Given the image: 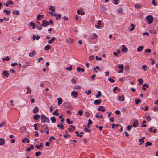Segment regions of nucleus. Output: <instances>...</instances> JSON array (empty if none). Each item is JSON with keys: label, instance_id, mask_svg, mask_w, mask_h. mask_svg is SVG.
<instances>
[{"label": "nucleus", "instance_id": "f257e3e1", "mask_svg": "<svg viewBox=\"0 0 158 158\" xmlns=\"http://www.w3.org/2000/svg\"><path fill=\"white\" fill-rule=\"evenodd\" d=\"M41 121L42 123H49L50 121L48 118L43 114H42L41 115Z\"/></svg>", "mask_w": 158, "mask_h": 158}, {"label": "nucleus", "instance_id": "f03ea898", "mask_svg": "<svg viewBox=\"0 0 158 158\" xmlns=\"http://www.w3.org/2000/svg\"><path fill=\"white\" fill-rule=\"evenodd\" d=\"M153 17L152 15H148L146 17V19L148 21V24H150L152 23L153 20Z\"/></svg>", "mask_w": 158, "mask_h": 158}, {"label": "nucleus", "instance_id": "7ed1b4c3", "mask_svg": "<svg viewBox=\"0 0 158 158\" xmlns=\"http://www.w3.org/2000/svg\"><path fill=\"white\" fill-rule=\"evenodd\" d=\"M43 23L42 24V26L44 27H46V26L48 25L49 24V23L48 21H47L45 20H44L43 21Z\"/></svg>", "mask_w": 158, "mask_h": 158}, {"label": "nucleus", "instance_id": "20e7f679", "mask_svg": "<svg viewBox=\"0 0 158 158\" xmlns=\"http://www.w3.org/2000/svg\"><path fill=\"white\" fill-rule=\"evenodd\" d=\"M98 38V35L96 33L92 34L91 35L90 39L91 40L96 39Z\"/></svg>", "mask_w": 158, "mask_h": 158}, {"label": "nucleus", "instance_id": "39448f33", "mask_svg": "<svg viewBox=\"0 0 158 158\" xmlns=\"http://www.w3.org/2000/svg\"><path fill=\"white\" fill-rule=\"evenodd\" d=\"M133 126L134 127H138V121L137 120H135L134 122L132 123Z\"/></svg>", "mask_w": 158, "mask_h": 158}, {"label": "nucleus", "instance_id": "423d86ee", "mask_svg": "<svg viewBox=\"0 0 158 158\" xmlns=\"http://www.w3.org/2000/svg\"><path fill=\"white\" fill-rule=\"evenodd\" d=\"M71 95L73 96L74 97L76 98L78 96V93L77 92L75 91H73L71 93Z\"/></svg>", "mask_w": 158, "mask_h": 158}, {"label": "nucleus", "instance_id": "0eeeda50", "mask_svg": "<svg viewBox=\"0 0 158 158\" xmlns=\"http://www.w3.org/2000/svg\"><path fill=\"white\" fill-rule=\"evenodd\" d=\"M102 102L101 100H95L94 101V103L96 105H98L100 104Z\"/></svg>", "mask_w": 158, "mask_h": 158}, {"label": "nucleus", "instance_id": "6e6552de", "mask_svg": "<svg viewBox=\"0 0 158 158\" xmlns=\"http://www.w3.org/2000/svg\"><path fill=\"white\" fill-rule=\"evenodd\" d=\"M128 49L127 48L125 47L124 45H122V51L123 52H127Z\"/></svg>", "mask_w": 158, "mask_h": 158}, {"label": "nucleus", "instance_id": "1a4fd4ad", "mask_svg": "<svg viewBox=\"0 0 158 158\" xmlns=\"http://www.w3.org/2000/svg\"><path fill=\"white\" fill-rule=\"evenodd\" d=\"M39 110L38 107L37 106H36L34 108L33 112L34 114H36L38 112Z\"/></svg>", "mask_w": 158, "mask_h": 158}, {"label": "nucleus", "instance_id": "9d476101", "mask_svg": "<svg viewBox=\"0 0 158 158\" xmlns=\"http://www.w3.org/2000/svg\"><path fill=\"white\" fill-rule=\"evenodd\" d=\"M145 139L144 137H143L141 139H139V141L140 142L139 143L140 145H141L144 142V139Z\"/></svg>", "mask_w": 158, "mask_h": 158}, {"label": "nucleus", "instance_id": "9b49d317", "mask_svg": "<svg viewBox=\"0 0 158 158\" xmlns=\"http://www.w3.org/2000/svg\"><path fill=\"white\" fill-rule=\"evenodd\" d=\"M119 100L120 101H123L124 100V97L123 95H120L119 96Z\"/></svg>", "mask_w": 158, "mask_h": 158}, {"label": "nucleus", "instance_id": "f8f14e48", "mask_svg": "<svg viewBox=\"0 0 158 158\" xmlns=\"http://www.w3.org/2000/svg\"><path fill=\"white\" fill-rule=\"evenodd\" d=\"M33 118L34 120H37L40 118V116L39 114H36L33 116Z\"/></svg>", "mask_w": 158, "mask_h": 158}, {"label": "nucleus", "instance_id": "ddd939ff", "mask_svg": "<svg viewBox=\"0 0 158 158\" xmlns=\"http://www.w3.org/2000/svg\"><path fill=\"white\" fill-rule=\"evenodd\" d=\"M2 74L5 77H8L9 75L7 71H4L2 72Z\"/></svg>", "mask_w": 158, "mask_h": 158}, {"label": "nucleus", "instance_id": "4468645a", "mask_svg": "<svg viewBox=\"0 0 158 158\" xmlns=\"http://www.w3.org/2000/svg\"><path fill=\"white\" fill-rule=\"evenodd\" d=\"M55 39L56 38L55 37H52V38L51 39V40H50L48 41V43L49 44H52V42H53L54 41Z\"/></svg>", "mask_w": 158, "mask_h": 158}, {"label": "nucleus", "instance_id": "2eb2a0df", "mask_svg": "<svg viewBox=\"0 0 158 158\" xmlns=\"http://www.w3.org/2000/svg\"><path fill=\"white\" fill-rule=\"evenodd\" d=\"M103 106H100L99 107L98 110V111H101L102 112H104L105 110L103 108Z\"/></svg>", "mask_w": 158, "mask_h": 158}, {"label": "nucleus", "instance_id": "dca6fc26", "mask_svg": "<svg viewBox=\"0 0 158 158\" xmlns=\"http://www.w3.org/2000/svg\"><path fill=\"white\" fill-rule=\"evenodd\" d=\"M70 126L71 128H68V130L70 131H73V130H74L75 127L74 126L72 125H71Z\"/></svg>", "mask_w": 158, "mask_h": 158}, {"label": "nucleus", "instance_id": "f3484780", "mask_svg": "<svg viewBox=\"0 0 158 158\" xmlns=\"http://www.w3.org/2000/svg\"><path fill=\"white\" fill-rule=\"evenodd\" d=\"M44 17L43 15H41L40 14H39L37 15V19L38 20H40L41 19V18H43Z\"/></svg>", "mask_w": 158, "mask_h": 158}, {"label": "nucleus", "instance_id": "a211bd4d", "mask_svg": "<svg viewBox=\"0 0 158 158\" xmlns=\"http://www.w3.org/2000/svg\"><path fill=\"white\" fill-rule=\"evenodd\" d=\"M85 71V69L84 68H81L80 67H78L77 69V71L78 72H80L81 71L82 72H84Z\"/></svg>", "mask_w": 158, "mask_h": 158}, {"label": "nucleus", "instance_id": "6ab92c4d", "mask_svg": "<svg viewBox=\"0 0 158 158\" xmlns=\"http://www.w3.org/2000/svg\"><path fill=\"white\" fill-rule=\"evenodd\" d=\"M57 100L58 101V105H60L62 102V98H57Z\"/></svg>", "mask_w": 158, "mask_h": 158}, {"label": "nucleus", "instance_id": "aec40b11", "mask_svg": "<svg viewBox=\"0 0 158 158\" xmlns=\"http://www.w3.org/2000/svg\"><path fill=\"white\" fill-rule=\"evenodd\" d=\"M4 143V139L2 138H0V145H3Z\"/></svg>", "mask_w": 158, "mask_h": 158}, {"label": "nucleus", "instance_id": "412c9836", "mask_svg": "<svg viewBox=\"0 0 158 158\" xmlns=\"http://www.w3.org/2000/svg\"><path fill=\"white\" fill-rule=\"evenodd\" d=\"M51 46L49 44H47L45 47L44 49L46 51H47L49 50Z\"/></svg>", "mask_w": 158, "mask_h": 158}, {"label": "nucleus", "instance_id": "4be33fe9", "mask_svg": "<svg viewBox=\"0 0 158 158\" xmlns=\"http://www.w3.org/2000/svg\"><path fill=\"white\" fill-rule=\"evenodd\" d=\"M66 41L68 43H72L73 42V40L72 39L69 38V39H66Z\"/></svg>", "mask_w": 158, "mask_h": 158}, {"label": "nucleus", "instance_id": "5701e85b", "mask_svg": "<svg viewBox=\"0 0 158 158\" xmlns=\"http://www.w3.org/2000/svg\"><path fill=\"white\" fill-rule=\"evenodd\" d=\"M49 10L51 11L54 12H55V8L54 6H50Z\"/></svg>", "mask_w": 158, "mask_h": 158}, {"label": "nucleus", "instance_id": "b1692460", "mask_svg": "<svg viewBox=\"0 0 158 158\" xmlns=\"http://www.w3.org/2000/svg\"><path fill=\"white\" fill-rule=\"evenodd\" d=\"M30 25L32 26V29H34L35 28V23L31 22L30 23Z\"/></svg>", "mask_w": 158, "mask_h": 158}, {"label": "nucleus", "instance_id": "393cba45", "mask_svg": "<svg viewBox=\"0 0 158 158\" xmlns=\"http://www.w3.org/2000/svg\"><path fill=\"white\" fill-rule=\"evenodd\" d=\"M66 121L68 125L72 124L73 123V121H70V119L68 118L66 119Z\"/></svg>", "mask_w": 158, "mask_h": 158}, {"label": "nucleus", "instance_id": "a878e982", "mask_svg": "<svg viewBox=\"0 0 158 158\" xmlns=\"http://www.w3.org/2000/svg\"><path fill=\"white\" fill-rule=\"evenodd\" d=\"M143 48H144L143 46H140L139 47H138V48H137V51L138 52H140Z\"/></svg>", "mask_w": 158, "mask_h": 158}, {"label": "nucleus", "instance_id": "bb28decb", "mask_svg": "<svg viewBox=\"0 0 158 158\" xmlns=\"http://www.w3.org/2000/svg\"><path fill=\"white\" fill-rule=\"evenodd\" d=\"M58 110L57 109H56L54 112L52 114L53 115H55L58 116L59 114V113H57Z\"/></svg>", "mask_w": 158, "mask_h": 158}, {"label": "nucleus", "instance_id": "cd10ccee", "mask_svg": "<svg viewBox=\"0 0 158 158\" xmlns=\"http://www.w3.org/2000/svg\"><path fill=\"white\" fill-rule=\"evenodd\" d=\"M36 53V52L35 51H33L32 52L30 53L29 54V56L30 57H32Z\"/></svg>", "mask_w": 158, "mask_h": 158}, {"label": "nucleus", "instance_id": "c85d7f7f", "mask_svg": "<svg viewBox=\"0 0 158 158\" xmlns=\"http://www.w3.org/2000/svg\"><path fill=\"white\" fill-rule=\"evenodd\" d=\"M138 81L139 82V84H138V85H141L142 84H143V81L142 79L140 78V79H138Z\"/></svg>", "mask_w": 158, "mask_h": 158}, {"label": "nucleus", "instance_id": "c756f323", "mask_svg": "<svg viewBox=\"0 0 158 158\" xmlns=\"http://www.w3.org/2000/svg\"><path fill=\"white\" fill-rule=\"evenodd\" d=\"M4 13H6L7 15H9L11 12L10 11H8L7 10H4L3 11Z\"/></svg>", "mask_w": 158, "mask_h": 158}, {"label": "nucleus", "instance_id": "7c9ffc66", "mask_svg": "<svg viewBox=\"0 0 158 158\" xmlns=\"http://www.w3.org/2000/svg\"><path fill=\"white\" fill-rule=\"evenodd\" d=\"M141 102V100L139 99H135V103L136 104H138Z\"/></svg>", "mask_w": 158, "mask_h": 158}, {"label": "nucleus", "instance_id": "2f4dec72", "mask_svg": "<svg viewBox=\"0 0 158 158\" xmlns=\"http://www.w3.org/2000/svg\"><path fill=\"white\" fill-rule=\"evenodd\" d=\"M57 126L58 128L60 127L61 129H64V126L62 124L61 125L57 124Z\"/></svg>", "mask_w": 158, "mask_h": 158}, {"label": "nucleus", "instance_id": "473e14b6", "mask_svg": "<svg viewBox=\"0 0 158 158\" xmlns=\"http://www.w3.org/2000/svg\"><path fill=\"white\" fill-rule=\"evenodd\" d=\"M152 145V143L150 142L149 141H147L146 143H145V146L146 147H147L148 146H151Z\"/></svg>", "mask_w": 158, "mask_h": 158}, {"label": "nucleus", "instance_id": "72a5a7b5", "mask_svg": "<svg viewBox=\"0 0 158 158\" xmlns=\"http://www.w3.org/2000/svg\"><path fill=\"white\" fill-rule=\"evenodd\" d=\"M101 96V93L100 91H98V92L97 94L96 95V98H98L99 97Z\"/></svg>", "mask_w": 158, "mask_h": 158}, {"label": "nucleus", "instance_id": "f704fd0d", "mask_svg": "<svg viewBox=\"0 0 158 158\" xmlns=\"http://www.w3.org/2000/svg\"><path fill=\"white\" fill-rule=\"evenodd\" d=\"M134 6L135 8L139 9L141 7V5L139 4H135Z\"/></svg>", "mask_w": 158, "mask_h": 158}, {"label": "nucleus", "instance_id": "c9c22d12", "mask_svg": "<svg viewBox=\"0 0 158 158\" xmlns=\"http://www.w3.org/2000/svg\"><path fill=\"white\" fill-rule=\"evenodd\" d=\"M81 89V87L80 86L77 85L74 86L73 89H76L78 90Z\"/></svg>", "mask_w": 158, "mask_h": 158}, {"label": "nucleus", "instance_id": "e433bc0d", "mask_svg": "<svg viewBox=\"0 0 158 158\" xmlns=\"http://www.w3.org/2000/svg\"><path fill=\"white\" fill-rule=\"evenodd\" d=\"M42 128L44 129V130L46 129H49L48 127V126H45V125H43L42 126Z\"/></svg>", "mask_w": 158, "mask_h": 158}, {"label": "nucleus", "instance_id": "4c0bfd02", "mask_svg": "<svg viewBox=\"0 0 158 158\" xmlns=\"http://www.w3.org/2000/svg\"><path fill=\"white\" fill-rule=\"evenodd\" d=\"M51 120L52 123H54L56 121L55 118L54 117H52L51 118Z\"/></svg>", "mask_w": 158, "mask_h": 158}, {"label": "nucleus", "instance_id": "58836bf2", "mask_svg": "<svg viewBox=\"0 0 158 158\" xmlns=\"http://www.w3.org/2000/svg\"><path fill=\"white\" fill-rule=\"evenodd\" d=\"M19 10H15L13 12V14L15 15H18L19 14Z\"/></svg>", "mask_w": 158, "mask_h": 158}, {"label": "nucleus", "instance_id": "ea45409f", "mask_svg": "<svg viewBox=\"0 0 158 158\" xmlns=\"http://www.w3.org/2000/svg\"><path fill=\"white\" fill-rule=\"evenodd\" d=\"M56 17V19L57 20L60 19L61 18V16L60 14H59Z\"/></svg>", "mask_w": 158, "mask_h": 158}, {"label": "nucleus", "instance_id": "a19ab883", "mask_svg": "<svg viewBox=\"0 0 158 158\" xmlns=\"http://www.w3.org/2000/svg\"><path fill=\"white\" fill-rule=\"evenodd\" d=\"M68 71H70L72 69V66L70 65L69 67H67L65 68Z\"/></svg>", "mask_w": 158, "mask_h": 158}, {"label": "nucleus", "instance_id": "79ce46f5", "mask_svg": "<svg viewBox=\"0 0 158 158\" xmlns=\"http://www.w3.org/2000/svg\"><path fill=\"white\" fill-rule=\"evenodd\" d=\"M41 154V152H36L35 154V156L36 157H38Z\"/></svg>", "mask_w": 158, "mask_h": 158}, {"label": "nucleus", "instance_id": "37998d69", "mask_svg": "<svg viewBox=\"0 0 158 158\" xmlns=\"http://www.w3.org/2000/svg\"><path fill=\"white\" fill-rule=\"evenodd\" d=\"M132 127V126L131 125H129L127 126V130H130L131 129V128Z\"/></svg>", "mask_w": 158, "mask_h": 158}, {"label": "nucleus", "instance_id": "c03bdc74", "mask_svg": "<svg viewBox=\"0 0 158 158\" xmlns=\"http://www.w3.org/2000/svg\"><path fill=\"white\" fill-rule=\"evenodd\" d=\"M78 114L80 115L81 116L83 114V111L82 110H79L78 111Z\"/></svg>", "mask_w": 158, "mask_h": 158}, {"label": "nucleus", "instance_id": "a18cd8bd", "mask_svg": "<svg viewBox=\"0 0 158 158\" xmlns=\"http://www.w3.org/2000/svg\"><path fill=\"white\" fill-rule=\"evenodd\" d=\"M27 92H26V93L27 94H28V92H29V93H31V91L29 89V87H27Z\"/></svg>", "mask_w": 158, "mask_h": 158}, {"label": "nucleus", "instance_id": "49530a36", "mask_svg": "<svg viewBox=\"0 0 158 158\" xmlns=\"http://www.w3.org/2000/svg\"><path fill=\"white\" fill-rule=\"evenodd\" d=\"M142 68L144 71H146L147 69V67L146 65H143L142 66Z\"/></svg>", "mask_w": 158, "mask_h": 158}, {"label": "nucleus", "instance_id": "de8ad7c7", "mask_svg": "<svg viewBox=\"0 0 158 158\" xmlns=\"http://www.w3.org/2000/svg\"><path fill=\"white\" fill-rule=\"evenodd\" d=\"M108 80L109 81H110V82L112 83H114L115 81L113 80V79H112L111 78H108Z\"/></svg>", "mask_w": 158, "mask_h": 158}, {"label": "nucleus", "instance_id": "09e8293b", "mask_svg": "<svg viewBox=\"0 0 158 158\" xmlns=\"http://www.w3.org/2000/svg\"><path fill=\"white\" fill-rule=\"evenodd\" d=\"M36 28L38 30H42V27L40 25L38 26H37Z\"/></svg>", "mask_w": 158, "mask_h": 158}, {"label": "nucleus", "instance_id": "8fccbe9b", "mask_svg": "<svg viewBox=\"0 0 158 158\" xmlns=\"http://www.w3.org/2000/svg\"><path fill=\"white\" fill-rule=\"evenodd\" d=\"M118 67L119 68H120L121 70H123L124 69L123 66L122 64L119 65Z\"/></svg>", "mask_w": 158, "mask_h": 158}, {"label": "nucleus", "instance_id": "3c124183", "mask_svg": "<svg viewBox=\"0 0 158 158\" xmlns=\"http://www.w3.org/2000/svg\"><path fill=\"white\" fill-rule=\"evenodd\" d=\"M118 89V87H115L114 88V89L113 90V92L115 93H116V90H117Z\"/></svg>", "mask_w": 158, "mask_h": 158}, {"label": "nucleus", "instance_id": "603ef678", "mask_svg": "<svg viewBox=\"0 0 158 158\" xmlns=\"http://www.w3.org/2000/svg\"><path fill=\"white\" fill-rule=\"evenodd\" d=\"M85 115L86 117H88L90 115L89 113L88 112H86L85 113Z\"/></svg>", "mask_w": 158, "mask_h": 158}, {"label": "nucleus", "instance_id": "864d4df0", "mask_svg": "<svg viewBox=\"0 0 158 158\" xmlns=\"http://www.w3.org/2000/svg\"><path fill=\"white\" fill-rule=\"evenodd\" d=\"M145 52V53H150L151 52V50L149 49H147Z\"/></svg>", "mask_w": 158, "mask_h": 158}, {"label": "nucleus", "instance_id": "5fc2aeb1", "mask_svg": "<svg viewBox=\"0 0 158 158\" xmlns=\"http://www.w3.org/2000/svg\"><path fill=\"white\" fill-rule=\"evenodd\" d=\"M84 130L86 132H88L89 133L91 132V130H89L86 128L84 129Z\"/></svg>", "mask_w": 158, "mask_h": 158}, {"label": "nucleus", "instance_id": "6e6d98bb", "mask_svg": "<svg viewBox=\"0 0 158 158\" xmlns=\"http://www.w3.org/2000/svg\"><path fill=\"white\" fill-rule=\"evenodd\" d=\"M37 124H35L34 125V129L35 130H37L38 129V128L37 127Z\"/></svg>", "mask_w": 158, "mask_h": 158}, {"label": "nucleus", "instance_id": "4d7b16f0", "mask_svg": "<svg viewBox=\"0 0 158 158\" xmlns=\"http://www.w3.org/2000/svg\"><path fill=\"white\" fill-rule=\"evenodd\" d=\"M117 11L118 12L121 13L122 12L123 10L121 8H119L118 9Z\"/></svg>", "mask_w": 158, "mask_h": 158}, {"label": "nucleus", "instance_id": "13d9d810", "mask_svg": "<svg viewBox=\"0 0 158 158\" xmlns=\"http://www.w3.org/2000/svg\"><path fill=\"white\" fill-rule=\"evenodd\" d=\"M142 87L148 88L149 87V85H148L147 84H144L143 85Z\"/></svg>", "mask_w": 158, "mask_h": 158}, {"label": "nucleus", "instance_id": "bf43d9fd", "mask_svg": "<svg viewBox=\"0 0 158 158\" xmlns=\"http://www.w3.org/2000/svg\"><path fill=\"white\" fill-rule=\"evenodd\" d=\"M152 4L154 6H156L157 5V4L155 3V0H152Z\"/></svg>", "mask_w": 158, "mask_h": 158}, {"label": "nucleus", "instance_id": "052dcab7", "mask_svg": "<svg viewBox=\"0 0 158 158\" xmlns=\"http://www.w3.org/2000/svg\"><path fill=\"white\" fill-rule=\"evenodd\" d=\"M71 81L73 83H76V81L75 79H72L71 80Z\"/></svg>", "mask_w": 158, "mask_h": 158}, {"label": "nucleus", "instance_id": "680f3d73", "mask_svg": "<svg viewBox=\"0 0 158 158\" xmlns=\"http://www.w3.org/2000/svg\"><path fill=\"white\" fill-rule=\"evenodd\" d=\"M88 121V124L90 125L92 124V123H93L92 121V120L91 119H89Z\"/></svg>", "mask_w": 158, "mask_h": 158}, {"label": "nucleus", "instance_id": "e2e57ef3", "mask_svg": "<svg viewBox=\"0 0 158 158\" xmlns=\"http://www.w3.org/2000/svg\"><path fill=\"white\" fill-rule=\"evenodd\" d=\"M35 148L38 149H41L42 148L40 146H38V145H36L35 146Z\"/></svg>", "mask_w": 158, "mask_h": 158}, {"label": "nucleus", "instance_id": "0e129e2a", "mask_svg": "<svg viewBox=\"0 0 158 158\" xmlns=\"http://www.w3.org/2000/svg\"><path fill=\"white\" fill-rule=\"evenodd\" d=\"M8 2L9 4L13 5L14 4L13 2L11 0L8 1Z\"/></svg>", "mask_w": 158, "mask_h": 158}, {"label": "nucleus", "instance_id": "69168bd1", "mask_svg": "<svg viewBox=\"0 0 158 158\" xmlns=\"http://www.w3.org/2000/svg\"><path fill=\"white\" fill-rule=\"evenodd\" d=\"M94 56L92 55L90 56L89 57V59H94Z\"/></svg>", "mask_w": 158, "mask_h": 158}, {"label": "nucleus", "instance_id": "338daca9", "mask_svg": "<svg viewBox=\"0 0 158 158\" xmlns=\"http://www.w3.org/2000/svg\"><path fill=\"white\" fill-rule=\"evenodd\" d=\"M153 129V127H151L148 129L149 131L151 132H152L153 131L152 129Z\"/></svg>", "mask_w": 158, "mask_h": 158}, {"label": "nucleus", "instance_id": "774afa93", "mask_svg": "<svg viewBox=\"0 0 158 158\" xmlns=\"http://www.w3.org/2000/svg\"><path fill=\"white\" fill-rule=\"evenodd\" d=\"M86 94L88 95H89L91 93V91L90 90H88V92L86 91Z\"/></svg>", "mask_w": 158, "mask_h": 158}]
</instances>
